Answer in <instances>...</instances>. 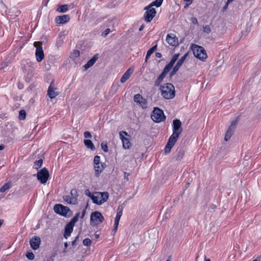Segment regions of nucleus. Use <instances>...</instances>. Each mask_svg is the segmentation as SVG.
<instances>
[{
	"label": "nucleus",
	"instance_id": "f257e3e1",
	"mask_svg": "<svg viewBox=\"0 0 261 261\" xmlns=\"http://www.w3.org/2000/svg\"><path fill=\"white\" fill-rule=\"evenodd\" d=\"M162 96L166 99H171L175 97V88L171 83H166L160 88Z\"/></svg>",
	"mask_w": 261,
	"mask_h": 261
},
{
	"label": "nucleus",
	"instance_id": "f03ea898",
	"mask_svg": "<svg viewBox=\"0 0 261 261\" xmlns=\"http://www.w3.org/2000/svg\"><path fill=\"white\" fill-rule=\"evenodd\" d=\"M109 198L108 192H95L94 196H92V200L93 202L97 205H101L106 202Z\"/></svg>",
	"mask_w": 261,
	"mask_h": 261
},
{
	"label": "nucleus",
	"instance_id": "7ed1b4c3",
	"mask_svg": "<svg viewBox=\"0 0 261 261\" xmlns=\"http://www.w3.org/2000/svg\"><path fill=\"white\" fill-rule=\"evenodd\" d=\"M181 122L180 120L176 119L173 120L172 123V134L170 137L178 140L179 135L182 133Z\"/></svg>",
	"mask_w": 261,
	"mask_h": 261
},
{
	"label": "nucleus",
	"instance_id": "20e7f679",
	"mask_svg": "<svg viewBox=\"0 0 261 261\" xmlns=\"http://www.w3.org/2000/svg\"><path fill=\"white\" fill-rule=\"evenodd\" d=\"M55 212L60 215L65 217H70L72 214V211L67 206H63L61 204H57L54 206Z\"/></svg>",
	"mask_w": 261,
	"mask_h": 261
},
{
	"label": "nucleus",
	"instance_id": "39448f33",
	"mask_svg": "<svg viewBox=\"0 0 261 261\" xmlns=\"http://www.w3.org/2000/svg\"><path fill=\"white\" fill-rule=\"evenodd\" d=\"M192 50L194 56L201 61H204L207 57L205 50L202 46L194 45Z\"/></svg>",
	"mask_w": 261,
	"mask_h": 261
},
{
	"label": "nucleus",
	"instance_id": "423d86ee",
	"mask_svg": "<svg viewBox=\"0 0 261 261\" xmlns=\"http://www.w3.org/2000/svg\"><path fill=\"white\" fill-rule=\"evenodd\" d=\"M151 117L152 120L156 123H160L166 119L163 111L159 108H154Z\"/></svg>",
	"mask_w": 261,
	"mask_h": 261
},
{
	"label": "nucleus",
	"instance_id": "0eeeda50",
	"mask_svg": "<svg viewBox=\"0 0 261 261\" xmlns=\"http://www.w3.org/2000/svg\"><path fill=\"white\" fill-rule=\"evenodd\" d=\"M104 220V218L102 214L98 212L95 211L91 213L90 216V221L92 225H97L101 223Z\"/></svg>",
	"mask_w": 261,
	"mask_h": 261
},
{
	"label": "nucleus",
	"instance_id": "6e6552de",
	"mask_svg": "<svg viewBox=\"0 0 261 261\" xmlns=\"http://www.w3.org/2000/svg\"><path fill=\"white\" fill-rule=\"evenodd\" d=\"M34 46L36 48L35 51V56L36 60L38 62H40L44 58V52L42 49V44L40 42H35Z\"/></svg>",
	"mask_w": 261,
	"mask_h": 261
},
{
	"label": "nucleus",
	"instance_id": "1a4fd4ad",
	"mask_svg": "<svg viewBox=\"0 0 261 261\" xmlns=\"http://www.w3.org/2000/svg\"><path fill=\"white\" fill-rule=\"evenodd\" d=\"M145 10H146L144 16L145 20L147 22H149L155 16L156 13V10L154 8H152L149 5L145 8Z\"/></svg>",
	"mask_w": 261,
	"mask_h": 261
},
{
	"label": "nucleus",
	"instance_id": "9d476101",
	"mask_svg": "<svg viewBox=\"0 0 261 261\" xmlns=\"http://www.w3.org/2000/svg\"><path fill=\"white\" fill-rule=\"evenodd\" d=\"M49 173L46 168H43L38 172L37 174V177L38 180L40 181L41 184H45L49 177Z\"/></svg>",
	"mask_w": 261,
	"mask_h": 261
},
{
	"label": "nucleus",
	"instance_id": "9b49d317",
	"mask_svg": "<svg viewBox=\"0 0 261 261\" xmlns=\"http://www.w3.org/2000/svg\"><path fill=\"white\" fill-rule=\"evenodd\" d=\"M123 135L125 136H128L127 132L124 131H121L119 133L120 139L121 140L122 142V146L123 148L125 149H129L131 146V143L128 139L125 138Z\"/></svg>",
	"mask_w": 261,
	"mask_h": 261
},
{
	"label": "nucleus",
	"instance_id": "f8f14e48",
	"mask_svg": "<svg viewBox=\"0 0 261 261\" xmlns=\"http://www.w3.org/2000/svg\"><path fill=\"white\" fill-rule=\"evenodd\" d=\"M54 82L52 81L47 90V95L50 98L53 99L59 94V92L57 89L54 87Z\"/></svg>",
	"mask_w": 261,
	"mask_h": 261
},
{
	"label": "nucleus",
	"instance_id": "ddd939ff",
	"mask_svg": "<svg viewBox=\"0 0 261 261\" xmlns=\"http://www.w3.org/2000/svg\"><path fill=\"white\" fill-rule=\"evenodd\" d=\"M134 100L135 102L138 103L143 108L147 107V100L140 94H137L134 95Z\"/></svg>",
	"mask_w": 261,
	"mask_h": 261
},
{
	"label": "nucleus",
	"instance_id": "4468645a",
	"mask_svg": "<svg viewBox=\"0 0 261 261\" xmlns=\"http://www.w3.org/2000/svg\"><path fill=\"white\" fill-rule=\"evenodd\" d=\"M188 56V54H186L184 55L177 62L176 65L173 67L172 71L171 72V75H173L178 70L179 68L182 65L183 63L185 62Z\"/></svg>",
	"mask_w": 261,
	"mask_h": 261
},
{
	"label": "nucleus",
	"instance_id": "2eb2a0df",
	"mask_svg": "<svg viewBox=\"0 0 261 261\" xmlns=\"http://www.w3.org/2000/svg\"><path fill=\"white\" fill-rule=\"evenodd\" d=\"M30 244L33 249L37 250L39 248L41 239L39 237L34 236L30 240Z\"/></svg>",
	"mask_w": 261,
	"mask_h": 261
},
{
	"label": "nucleus",
	"instance_id": "dca6fc26",
	"mask_svg": "<svg viewBox=\"0 0 261 261\" xmlns=\"http://www.w3.org/2000/svg\"><path fill=\"white\" fill-rule=\"evenodd\" d=\"M177 140L169 137L168 142L164 148V152L165 154L169 153L172 148L174 146Z\"/></svg>",
	"mask_w": 261,
	"mask_h": 261
},
{
	"label": "nucleus",
	"instance_id": "f3484780",
	"mask_svg": "<svg viewBox=\"0 0 261 261\" xmlns=\"http://www.w3.org/2000/svg\"><path fill=\"white\" fill-rule=\"evenodd\" d=\"M166 41L171 46H176L178 44V40L173 34H168L166 36Z\"/></svg>",
	"mask_w": 261,
	"mask_h": 261
},
{
	"label": "nucleus",
	"instance_id": "a211bd4d",
	"mask_svg": "<svg viewBox=\"0 0 261 261\" xmlns=\"http://www.w3.org/2000/svg\"><path fill=\"white\" fill-rule=\"evenodd\" d=\"M69 19L70 17L68 15H63L57 16L55 18V21L58 24H64L67 22Z\"/></svg>",
	"mask_w": 261,
	"mask_h": 261
},
{
	"label": "nucleus",
	"instance_id": "6ab92c4d",
	"mask_svg": "<svg viewBox=\"0 0 261 261\" xmlns=\"http://www.w3.org/2000/svg\"><path fill=\"white\" fill-rule=\"evenodd\" d=\"M105 168L104 164L100 163L99 164L94 165V174L97 177H99L100 174L102 172Z\"/></svg>",
	"mask_w": 261,
	"mask_h": 261
},
{
	"label": "nucleus",
	"instance_id": "aec40b11",
	"mask_svg": "<svg viewBox=\"0 0 261 261\" xmlns=\"http://www.w3.org/2000/svg\"><path fill=\"white\" fill-rule=\"evenodd\" d=\"M74 226L72 225L69 223H68L65 228V231L64 233V237L67 239L71 234L72 232L73 231Z\"/></svg>",
	"mask_w": 261,
	"mask_h": 261
},
{
	"label": "nucleus",
	"instance_id": "412c9836",
	"mask_svg": "<svg viewBox=\"0 0 261 261\" xmlns=\"http://www.w3.org/2000/svg\"><path fill=\"white\" fill-rule=\"evenodd\" d=\"M133 71L131 70V69H128L121 77L120 79L121 83H125L130 77Z\"/></svg>",
	"mask_w": 261,
	"mask_h": 261
},
{
	"label": "nucleus",
	"instance_id": "4be33fe9",
	"mask_svg": "<svg viewBox=\"0 0 261 261\" xmlns=\"http://www.w3.org/2000/svg\"><path fill=\"white\" fill-rule=\"evenodd\" d=\"M98 57L97 55H94L87 63L84 65L85 70H87L88 68L91 67L95 63L97 60Z\"/></svg>",
	"mask_w": 261,
	"mask_h": 261
},
{
	"label": "nucleus",
	"instance_id": "5701e85b",
	"mask_svg": "<svg viewBox=\"0 0 261 261\" xmlns=\"http://www.w3.org/2000/svg\"><path fill=\"white\" fill-rule=\"evenodd\" d=\"M64 200L69 204H75L77 202V198L73 197L71 195H66L64 197Z\"/></svg>",
	"mask_w": 261,
	"mask_h": 261
},
{
	"label": "nucleus",
	"instance_id": "b1692460",
	"mask_svg": "<svg viewBox=\"0 0 261 261\" xmlns=\"http://www.w3.org/2000/svg\"><path fill=\"white\" fill-rule=\"evenodd\" d=\"M157 48V45H154L151 48H150L147 52L145 62H147L148 58L150 57L151 55L156 49Z\"/></svg>",
	"mask_w": 261,
	"mask_h": 261
},
{
	"label": "nucleus",
	"instance_id": "393cba45",
	"mask_svg": "<svg viewBox=\"0 0 261 261\" xmlns=\"http://www.w3.org/2000/svg\"><path fill=\"white\" fill-rule=\"evenodd\" d=\"M84 144L88 148H89L92 150H94L95 149L94 144L90 140H85Z\"/></svg>",
	"mask_w": 261,
	"mask_h": 261
},
{
	"label": "nucleus",
	"instance_id": "a878e982",
	"mask_svg": "<svg viewBox=\"0 0 261 261\" xmlns=\"http://www.w3.org/2000/svg\"><path fill=\"white\" fill-rule=\"evenodd\" d=\"M166 74L163 72L160 74L158 79L155 82L154 85L155 86H159L161 83V82L163 81V80L165 78Z\"/></svg>",
	"mask_w": 261,
	"mask_h": 261
},
{
	"label": "nucleus",
	"instance_id": "bb28decb",
	"mask_svg": "<svg viewBox=\"0 0 261 261\" xmlns=\"http://www.w3.org/2000/svg\"><path fill=\"white\" fill-rule=\"evenodd\" d=\"M234 130L232 129L229 128L228 129V130H227V132L226 133L225 136V138H224L225 141H227L228 140L230 139V138H231V137L232 136V135L233 133Z\"/></svg>",
	"mask_w": 261,
	"mask_h": 261
},
{
	"label": "nucleus",
	"instance_id": "cd10ccee",
	"mask_svg": "<svg viewBox=\"0 0 261 261\" xmlns=\"http://www.w3.org/2000/svg\"><path fill=\"white\" fill-rule=\"evenodd\" d=\"M68 9L67 5H63L58 7L57 11L61 13H65L68 11Z\"/></svg>",
	"mask_w": 261,
	"mask_h": 261
},
{
	"label": "nucleus",
	"instance_id": "c85d7f7f",
	"mask_svg": "<svg viewBox=\"0 0 261 261\" xmlns=\"http://www.w3.org/2000/svg\"><path fill=\"white\" fill-rule=\"evenodd\" d=\"M184 154H185V151L182 149H179L177 151V153L176 157V160L178 161L180 160L184 156Z\"/></svg>",
	"mask_w": 261,
	"mask_h": 261
},
{
	"label": "nucleus",
	"instance_id": "c756f323",
	"mask_svg": "<svg viewBox=\"0 0 261 261\" xmlns=\"http://www.w3.org/2000/svg\"><path fill=\"white\" fill-rule=\"evenodd\" d=\"M80 213H77L68 223L72 224L73 226H74L75 223L78 221Z\"/></svg>",
	"mask_w": 261,
	"mask_h": 261
},
{
	"label": "nucleus",
	"instance_id": "7c9ffc66",
	"mask_svg": "<svg viewBox=\"0 0 261 261\" xmlns=\"http://www.w3.org/2000/svg\"><path fill=\"white\" fill-rule=\"evenodd\" d=\"M42 163H43L42 159H40L38 161H36L34 162V168H35L36 169H38L39 168H40L41 167Z\"/></svg>",
	"mask_w": 261,
	"mask_h": 261
},
{
	"label": "nucleus",
	"instance_id": "2f4dec72",
	"mask_svg": "<svg viewBox=\"0 0 261 261\" xmlns=\"http://www.w3.org/2000/svg\"><path fill=\"white\" fill-rule=\"evenodd\" d=\"M163 2V0H155L154 2H152L149 6L151 7L154 6L156 7H159L162 5Z\"/></svg>",
	"mask_w": 261,
	"mask_h": 261
},
{
	"label": "nucleus",
	"instance_id": "473e14b6",
	"mask_svg": "<svg viewBox=\"0 0 261 261\" xmlns=\"http://www.w3.org/2000/svg\"><path fill=\"white\" fill-rule=\"evenodd\" d=\"M11 187V185L9 182L5 184L0 189L1 192H4L7 190H8Z\"/></svg>",
	"mask_w": 261,
	"mask_h": 261
},
{
	"label": "nucleus",
	"instance_id": "72a5a7b5",
	"mask_svg": "<svg viewBox=\"0 0 261 261\" xmlns=\"http://www.w3.org/2000/svg\"><path fill=\"white\" fill-rule=\"evenodd\" d=\"M19 119L20 120H24L26 117V112L24 110H21L19 113Z\"/></svg>",
	"mask_w": 261,
	"mask_h": 261
},
{
	"label": "nucleus",
	"instance_id": "f704fd0d",
	"mask_svg": "<svg viewBox=\"0 0 261 261\" xmlns=\"http://www.w3.org/2000/svg\"><path fill=\"white\" fill-rule=\"evenodd\" d=\"M172 67H173L172 66L168 64L167 65H166V66L164 68L163 72L165 73L166 74H167V73L171 69Z\"/></svg>",
	"mask_w": 261,
	"mask_h": 261
},
{
	"label": "nucleus",
	"instance_id": "c9c22d12",
	"mask_svg": "<svg viewBox=\"0 0 261 261\" xmlns=\"http://www.w3.org/2000/svg\"><path fill=\"white\" fill-rule=\"evenodd\" d=\"M26 256L30 260H33L35 258L34 253L31 251L27 252Z\"/></svg>",
	"mask_w": 261,
	"mask_h": 261
},
{
	"label": "nucleus",
	"instance_id": "e433bc0d",
	"mask_svg": "<svg viewBox=\"0 0 261 261\" xmlns=\"http://www.w3.org/2000/svg\"><path fill=\"white\" fill-rule=\"evenodd\" d=\"M91 243L92 241L90 239L86 238L83 240V244L85 246H89Z\"/></svg>",
	"mask_w": 261,
	"mask_h": 261
},
{
	"label": "nucleus",
	"instance_id": "4c0bfd02",
	"mask_svg": "<svg viewBox=\"0 0 261 261\" xmlns=\"http://www.w3.org/2000/svg\"><path fill=\"white\" fill-rule=\"evenodd\" d=\"M101 147L102 149L105 152H107L108 151V147L107 143L106 142H102L101 143Z\"/></svg>",
	"mask_w": 261,
	"mask_h": 261
},
{
	"label": "nucleus",
	"instance_id": "58836bf2",
	"mask_svg": "<svg viewBox=\"0 0 261 261\" xmlns=\"http://www.w3.org/2000/svg\"><path fill=\"white\" fill-rule=\"evenodd\" d=\"M94 165L99 164L100 163V157L98 155L95 156L93 160Z\"/></svg>",
	"mask_w": 261,
	"mask_h": 261
},
{
	"label": "nucleus",
	"instance_id": "ea45409f",
	"mask_svg": "<svg viewBox=\"0 0 261 261\" xmlns=\"http://www.w3.org/2000/svg\"><path fill=\"white\" fill-rule=\"evenodd\" d=\"M70 195H71L73 197H75V198H77V197H78V193L76 189H72L70 191Z\"/></svg>",
	"mask_w": 261,
	"mask_h": 261
},
{
	"label": "nucleus",
	"instance_id": "a19ab883",
	"mask_svg": "<svg viewBox=\"0 0 261 261\" xmlns=\"http://www.w3.org/2000/svg\"><path fill=\"white\" fill-rule=\"evenodd\" d=\"M203 32L206 34H210L211 32V28L209 25H206L203 27Z\"/></svg>",
	"mask_w": 261,
	"mask_h": 261
},
{
	"label": "nucleus",
	"instance_id": "79ce46f5",
	"mask_svg": "<svg viewBox=\"0 0 261 261\" xmlns=\"http://www.w3.org/2000/svg\"><path fill=\"white\" fill-rule=\"evenodd\" d=\"M237 123H238V121H237V119H235V120H233L231 122V125H230V126H229V128H231L232 129L234 130Z\"/></svg>",
	"mask_w": 261,
	"mask_h": 261
},
{
	"label": "nucleus",
	"instance_id": "37998d69",
	"mask_svg": "<svg viewBox=\"0 0 261 261\" xmlns=\"http://www.w3.org/2000/svg\"><path fill=\"white\" fill-rule=\"evenodd\" d=\"M122 215L117 214L116 216L115 219L114 223L119 224L120 219L121 218Z\"/></svg>",
	"mask_w": 261,
	"mask_h": 261
},
{
	"label": "nucleus",
	"instance_id": "c03bdc74",
	"mask_svg": "<svg viewBox=\"0 0 261 261\" xmlns=\"http://www.w3.org/2000/svg\"><path fill=\"white\" fill-rule=\"evenodd\" d=\"M85 195H86L87 196L91 198V199H92V196H94V194H92L90 192V191H89V190L88 189H86L85 191Z\"/></svg>",
	"mask_w": 261,
	"mask_h": 261
},
{
	"label": "nucleus",
	"instance_id": "a18cd8bd",
	"mask_svg": "<svg viewBox=\"0 0 261 261\" xmlns=\"http://www.w3.org/2000/svg\"><path fill=\"white\" fill-rule=\"evenodd\" d=\"M110 32V29H107L103 32H102L101 36L103 37H106Z\"/></svg>",
	"mask_w": 261,
	"mask_h": 261
},
{
	"label": "nucleus",
	"instance_id": "49530a36",
	"mask_svg": "<svg viewBox=\"0 0 261 261\" xmlns=\"http://www.w3.org/2000/svg\"><path fill=\"white\" fill-rule=\"evenodd\" d=\"M84 135L85 138H91L92 137L91 133L88 131H86L84 133Z\"/></svg>",
	"mask_w": 261,
	"mask_h": 261
},
{
	"label": "nucleus",
	"instance_id": "de8ad7c7",
	"mask_svg": "<svg viewBox=\"0 0 261 261\" xmlns=\"http://www.w3.org/2000/svg\"><path fill=\"white\" fill-rule=\"evenodd\" d=\"M123 209L122 206H119L117 210V214L122 215Z\"/></svg>",
	"mask_w": 261,
	"mask_h": 261
},
{
	"label": "nucleus",
	"instance_id": "09e8293b",
	"mask_svg": "<svg viewBox=\"0 0 261 261\" xmlns=\"http://www.w3.org/2000/svg\"><path fill=\"white\" fill-rule=\"evenodd\" d=\"M190 20H191V22L194 24H198V20H197V18L195 17H192L190 19Z\"/></svg>",
	"mask_w": 261,
	"mask_h": 261
},
{
	"label": "nucleus",
	"instance_id": "8fccbe9b",
	"mask_svg": "<svg viewBox=\"0 0 261 261\" xmlns=\"http://www.w3.org/2000/svg\"><path fill=\"white\" fill-rule=\"evenodd\" d=\"M179 54H174L171 60L174 61L175 62L177 61V60L178 59V57H179Z\"/></svg>",
	"mask_w": 261,
	"mask_h": 261
},
{
	"label": "nucleus",
	"instance_id": "3c124183",
	"mask_svg": "<svg viewBox=\"0 0 261 261\" xmlns=\"http://www.w3.org/2000/svg\"><path fill=\"white\" fill-rule=\"evenodd\" d=\"M179 54H174L171 60L174 61L175 62L177 61V60L178 59V57H179Z\"/></svg>",
	"mask_w": 261,
	"mask_h": 261
},
{
	"label": "nucleus",
	"instance_id": "603ef678",
	"mask_svg": "<svg viewBox=\"0 0 261 261\" xmlns=\"http://www.w3.org/2000/svg\"><path fill=\"white\" fill-rule=\"evenodd\" d=\"M130 175V174L129 173H127L126 172H125L124 173V178L125 180H126V181H128V177Z\"/></svg>",
	"mask_w": 261,
	"mask_h": 261
},
{
	"label": "nucleus",
	"instance_id": "864d4df0",
	"mask_svg": "<svg viewBox=\"0 0 261 261\" xmlns=\"http://www.w3.org/2000/svg\"><path fill=\"white\" fill-rule=\"evenodd\" d=\"M184 1L186 3L185 8L188 7L192 3V0H184Z\"/></svg>",
	"mask_w": 261,
	"mask_h": 261
},
{
	"label": "nucleus",
	"instance_id": "5fc2aeb1",
	"mask_svg": "<svg viewBox=\"0 0 261 261\" xmlns=\"http://www.w3.org/2000/svg\"><path fill=\"white\" fill-rule=\"evenodd\" d=\"M118 224H119L114 223V228L113 229V232L114 234L115 233V232H116V231L118 229Z\"/></svg>",
	"mask_w": 261,
	"mask_h": 261
},
{
	"label": "nucleus",
	"instance_id": "6e6d98bb",
	"mask_svg": "<svg viewBox=\"0 0 261 261\" xmlns=\"http://www.w3.org/2000/svg\"><path fill=\"white\" fill-rule=\"evenodd\" d=\"M162 55V54L159 52L155 53V57L158 58H161Z\"/></svg>",
	"mask_w": 261,
	"mask_h": 261
},
{
	"label": "nucleus",
	"instance_id": "4d7b16f0",
	"mask_svg": "<svg viewBox=\"0 0 261 261\" xmlns=\"http://www.w3.org/2000/svg\"><path fill=\"white\" fill-rule=\"evenodd\" d=\"M85 214H86V210H84L83 211L82 216L81 217L82 219H83L84 217Z\"/></svg>",
	"mask_w": 261,
	"mask_h": 261
},
{
	"label": "nucleus",
	"instance_id": "13d9d810",
	"mask_svg": "<svg viewBox=\"0 0 261 261\" xmlns=\"http://www.w3.org/2000/svg\"><path fill=\"white\" fill-rule=\"evenodd\" d=\"M175 63V62L174 61L171 60L168 64L173 66Z\"/></svg>",
	"mask_w": 261,
	"mask_h": 261
},
{
	"label": "nucleus",
	"instance_id": "bf43d9fd",
	"mask_svg": "<svg viewBox=\"0 0 261 261\" xmlns=\"http://www.w3.org/2000/svg\"><path fill=\"white\" fill-rule=\"evenodd\" d=\"M77 238H78V237H76V239L73 241L72 242V245H75V242H76V240L77 239Z\"/></svg>",
	"mask_w": 261,
	"mask_h": 261
},
{
	"label": "nucleus",
	"instance_id": "052dcab7",
	"mask_svg": "<svg viewBox=\"0 0 261 261\" xmlns=\"http://www.w3.org/2000/svg\"><path fill=\"white\" fill-rule=\"evenodd\" d=\"M216 208V206L214 204H212L211 206V208H212V210H215Z\"/></svg>",
	"mask_w": 261,
	"mask_h": 261
},
{
	"label": "nucleus",
	"instance_id": "680f3d73",
	"mask_svg": "<svg viewBox=\"0 0 261 261\" xmlns=\"http://www.w3.org/2000/svg\"><path fill=\"white\" fill-rule=\"evenodd\" d=\"M144 25H142L140 27V28H139V31H141L143 30V29H144Z\"/></svg>",
	"mask_w": 261,
	"mask_h": 261
},
{
	"label": "nucleus",
	"instance_id": "e2e57ef3",
	"mask_svg": "<svg viewBox=\"0 0 261 261\" xmlns=\"http://www.w3.org/2000/svg\"><path fill=\"white\" fill-rule=\"evenodd\" d=\"M232 1H233V0H227L226 5H228V4H230Z\"/></svg>",
	"mask_w": 261,
	"mask_h": 261
},
{
	"label": "nucleus",
	"instance_id": "0e129e2a",
	"mask_svg": "<svg viewBox=\"0 0 261 261\" xmlns=\"http://www.w3.org/2000/svg\"><path fill=\"white\" fill-rule=\"evenodd\" d=\"M232 1H233V0H227L226 5H228V4H230Z\"/></svg>",
	"mask_w": 261,
	"mask_h": 261
},
{
	"label": "nucleus",
	"instance_id": "69168bd1",
	"mask_svg": "<svg viewBox=\"0 0 261 261\" xmlns=\"http://www.w3.org/2000/svg\"><path fill=\"white\" fill-rule=\"evenodd\" d=\"M68 246V244L67 242L64 243V246H65V249H66L67 248Z\"/></svg>",
	"mask_w": 261,
	"mask_h": 261
},
{
	"label": "nucleus",
	"instance_id": "338daca9",
	"mask_svg": "<svg viewBox=\"0 0 261 261\" xmlns=\"http://www.w3.org/2000/svg\"><path fill=\"white\" fill-rule=\"evenodd\" d=\"M4 146L3 145H0V150L4 149Z\"/></svg>",
	"mask_w": 261,
	"mask_h": 261
},
{
	"label": "nucleus",
	"instance_id": "774afa93",
	"mask_svg": "<svg viewBox=\"0 0 261 261\" xmlns=\"http://www.w3.org/2000/svg\"><path fill=\"white\" fill-rule=\"evenodd\" d=\"M204 260L205 261H211L210 259H209V258L207 259L206 258V256L204 257Z\"/></svg>",
	"mask_w": 261,
	"mask_h": 261
}]
</instances>
